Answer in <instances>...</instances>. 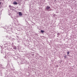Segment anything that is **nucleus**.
Masks as SVG:
<instances>
[{
  "label": "nucleus",
  "mask_w": 77,
  "mask_h": 77,
  "mask_svg": "<svg viewBox=\"0 0 77 77\" xmlns=\"http://www.w3.org/2000/svg\"><path fill=\"white\" fill-rule=\"evenodd\" d=\"M66 57H67V56H64V58L65 59H66Z\"/></svg>",
  "instance_id": "obj_7"
},
{
  "label": "nucleus",
  "mask_w": 77,
  "mask_h": 77,
  "mask_svg": "<svg viewBox=\"0 0 77 77\" xmlns=\"http://www.w3.org/2000/svg\"><path fill=\"white\" fill-rule=\"evenodd\" d=\"M50 7L48 6L46 8V9H47V10H48V9H50Z\"/></svg>",
  "instance_id": "obj_3"
},
{
  "label": "nucleus",
  "mask_w": 77,
  "mask_h": 77,
  "mask_svg": "<svg viewBox=\"0 0 77 77\" xmlns=\"http://www.w3.org/2000/svg\"><path fill=\"white\" fill-rule=\"evenodd\" d=\"M19 16H22V15H23V14H22V13H21V12H19Z\"/></svg>",
  "instance_id": "obj_1"
},
{
  "label": "nucleus",
  "mask_w": 77,
  "mask_h": 77,
  "mask_svg": "<svg viewBox=\"0 0 77 77\" xmlns=\"http://www.w3.org/2000/svg\"><path fill=\"white\" fill-rule=\"evenodd\" d=\"M67 54H69V52L68 51L67 52Z\"/></svg>",
  "instance_id": "obj_6"
},
{
  "label": "nucleus",
  "mask_w": 77,
  "mask_h": 77,
  "mask_svg": "<svg viewBox=\"0 0 77 77\" xmlns=\"http://www.w3.org/2000/svg\"><path fill=\"white\" fill-rule=\"evenodd\" d=\"M13 48L14 49V50H16V49H17V48H16V47L15 46H14L13 47Z\"/></svg>",
  "instance_id": "obj_4"
},
{
  "label": "nucleus",
  "mask_w": 77,
  "mask_h": 77,
  "mask_svg": "<svg viewBox=\"0 0 77 77\" xmlns=\"http://www.w3.org/2000/svg\"><path fill=\"white\" fill-rule=\"evenodd\" d=\"M13 4H14V5H17V4H18V3L17 2H16V1H14L13 2Z\"/></svg>",
  "instance_id": "obj_2"
},
{
  "label": "nucleus",
  "mask_w": 77,
  "mask_h": 77,
  "mask_svg": "<svg viewBox=\"0 0 77 77\" xmlns=\"http://www.w3.org/2000/svg\"><path fill=\"white\" fill-rule=\"evenodd\" d=\"M44 31H43V30H41V32H42V33H44Z\"/></svg>",
  "instance_id": "obj_5"
},
{
  "label": "nucleus",
  "mask_w": 77,
  "mask_h": 77,
  "mask_svg": "<svg viewBox=\"0 0 77 77\" xmlns=\"http://www.w3.org/2000/svg\"><path fill=\"white\" fill-rule=\"evenodd\" d=\"M54 16L55 17V16H56V14H54Z\"/></svg>",
  "instance_id": "obj_8"
},
{
  "label": "nucleus",
  "mask_w": 77,
  "mask_h": 77,
  "mask_svg": "<svg viewBox=\"0 0 77 77\" xmlns=\"http://www.w3.org/2000/svg\"><path fill=\"white\" fill-rule=\"evenodd\" d=\"M1 5V2H0V5Z\"/></svg>",
  "instance_id": "obj_9"
},
{
  "label": "nucleus",
  "mask_w": 77,
  "mask_h": 77,
  "mask_svg": "<svg viewBox=\"0 0 77 77\" xmlns=\"http://www.w3.org/2000/svg\"><path fill=\"white\" fill-rule=\"evenodd\" d=\"M57 35H59V33H58Z\"/></svg>",
  "instance_id": "obj_10"
}]
</instances>
